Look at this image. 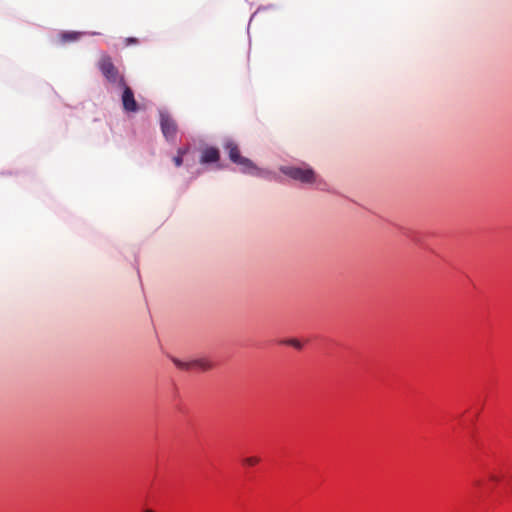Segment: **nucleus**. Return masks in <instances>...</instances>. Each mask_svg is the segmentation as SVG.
I'll return each instance as SVG.
<instances>
[{
	"label": "nucleus",
	"mask_w": 512,
	"mask_h": 512,
	"mask_svg": "<svg viewBox=\"0 0 512 512\" xmlns=\"http://www.w3.org/2000/svg\"><path fill=\"white\" fill-rule=\"evenodd\" d=\"M104 78L113 85H124L125 78L114 65L109 55H102L97 64Z\"/></svg>",
	"instance_id": "nucleus-1"
},
{
	"label": "nucleus",
	"mask_w": 512,
	"mask_h": 512,
	"mask_svg": "<svg viewBox=\"0 0 512 512\" xmlns=\"http://www.w3.org/2000/svg\"><path fill=\"white\" fill-rule=\"evenodd\" d=\"M281 171L286 176L301 183L311 184L316 180V174L314 170L308 166H285L281 168Z\"/></svg>",
	"instance_id": "nucleus-2"
},
{
	"label": "nucleus",
	"mask_w": 512,
	"mask_h": 512,
	"mask_svg": "<svg viewBox=\"0 0 512 512\" xmlns=\"http://www.w3.org/2000/svg\"><path fill=\"white\" fill-rule=\"evenodd\" d=\"M230 160L241 167L242 172L254 174L257 170L252 161L240 155L238 146L233 142H228L225 146Z\"/></svg>",
	"instance_id": "nucleus-3"
},
{
	"label": "nucleus",
	"mask_w": 512,
	"mask_h": 512,
	"mask_svg": "<svg viewBox=\"0 0 512 512\" xmlns=\"http://www.w3.org/2000/svg\"><path fill=\"white\" fill-rule=\"evenodd\" d=\"M160 126L162 133L167 140H173L176 137L177 124L168 113L160 112Z\"/></svg>",
	"instance_id": "nucleus-4"
},
{
	"label": "nucleus",
	"mask_w": 512,
	"mask_h": 512,
	"mask_svg": "<svg viewBox=\"0 0 512 512\" xmlns=\"http://www.w3.org/2000/svg\"><path fill=\"white\" fill-rule=\"evenodd\" d=\"M506 477V473L502 469H493L488 471L486 479L483 480L481 486L483 490L493 491Z\"/></svg>",
	"instance_id": "nucleus-5"
},
{
	"label": "nucleus",
	"mask_w": 512,
	"mask_h": 512,
	"mask_svg": "<svg viewBox=\"0 0 512 512\" xmlns=\"http://www.w3.org/2000/svg\"><path fill=\"white\" fill-rule=\"evenodd\" d=\"M123 89L121 101L123 109L126 112H137L139 107L134 97L133 90L124 82V85H119Z\"/></svg>",
	"instance_id": "nucleus-6"
},
{
	"label": "nucleus",
	"mask_w": 512,
	"mask_h": 512,
	"mask_svg": "<svg viewBox=\"0 0 512 512\" xmlns=\"http://www.w3.org/2000/svg\"><path fill=\"white\" fill-rule=\"evenodd\" d=\"M220 158L219 150L214 147H208L203 150L200 158V162L205 163H214L217 162Z\"/></svg>",
	"instance_id": "nucleus-7"
},
{
	"label": "nucleus",
	"mask_w": 512,
	"mask_h": 512,
	"mask_svg": "<svg viewBox=\"0 0 512 512\" xmlns=\"http://www.w3.org/2000/svg\"><path fill=\"white\" fill-rule=\"evenodd\" d=\"M82 33L75 31L62 32L59 34V40L65 44L68 42H74L80 39Z\"/></svg>",
	"instance_id": "nucleus-8"
},
{
	"label": "nucleus",
	"mask_w": 512,
	"mask_h": 512,
	"mask_svg": "<svg viewBox=\"0 0 512 512\" xmlns=\"http://www.w3.org/2000/svg\"><path fill=\"white\" fill-rule=\"evenodd\" d=\"M192 369H201L203 371L210 370L212 368L211 362L206 359H195L191 360Z\"/></svg>",
	"instance_id": "nucleus-9"
},
{
	"label": "nucleus",
	"mask_w": 512,
	"mask_h": 512,
	"mask_svg": "<svg viewBox=\"0 0 512 512\" xmlns=\"http://www.w3.org/2000/svg\"><path fill=\"white\" fill-rule=\"evenodd\" d=\"M188 148H179L177 155L173 158L176 167H180L183 163V156L187 153Z\"/></svg>",
	"instance_id": "nucleus-10"
},
{
	"label": "nucleus",
	"mask_w": 512,
	"mask_h": 512,
	"mask_svg": "<svg viewBox=\"0 0 512 512\" xmlns=\"http://www.w3.org/2000/svg\"><path fill=\"white\" fill-rule=\"evenodd\" d=\"M173 363L182 370H191L192 364L191 361H182L178 358H172Z\"/></svg>",
	"instance_id": "nucleus-11"
},
{
	"label": "nucleus",
	"mask_w": 512,
	"mask_h": 512,
	"mask_svg": "<svg viewBox=\"0 0 512 512\" xmlns=\"http://www.w3.org/2000/svg\"><path fill=\"white\" fill-rule=\"evenodd\" d=\"M260 462V458L256 456H251L243 459V464L247 466H254Z\"/></svg>",
	"instance_id": "nucleus-12"
},
{
	"label": "nucleus",
	"mask_w": 512,
	"mask_h": 512,
	"mask_svg": "<svg viewBox=\"0 0 512 512\" xmlns=\"http://www.w3.org/2000/svg\"><path fill=\"white\" fill-rule=\"evenodd\" d=\"M286 343L297 348V349L302 348V344L297 339H290Z\"/></svg>",
	"instance_id": "nucleus-13"
},
{
	"label": "nucleus",
	"mask_w": 512,
	"mask_h": 512,
	"mask_svg": "<svg viewBox=\"0 0 512 512\" xmlns=\"http://www.w3.org/2000/svg\"><path fill=\"white\" fill-rule=\"evenodd\" d=\"M125 42H126L127 45H129V44H136V43H138V39L137 38H133V37H129V38H126Z\"/></svg>",
	"instance_id": "nucleus-14"
},
{
	"label": "nucleus",
	"mask_w": 512,
	"mask_h": 512,
	"mask_svg": "<svg viewBox=\"0 0 512 512\" xmlns=\"http://www.w3.org/2000/svg\"><path fill=\"white\" fill-rule=\"evenodd\" d=\"M143 512H154V511L151 509H145Z\"/></svg>",
	"instance_id": "nucleus-15"
}]
</instances>
